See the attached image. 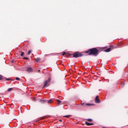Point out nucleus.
Instances as JSON below:
<instances>
[{
	"mask_svg": "<svg viewBox=\"0 0 128 128\" xmlns=\"http://www.w3.org/2000/svg\"><path fill=\"white\" fill-rule=\"evenodd\" d=\"M62 103V101H60V100H57V104H60Z\"/></svg>",
	"mask_w": 128,
	"mask_h": 128,
	"instance_id": "nucleus-9",
	"label": "nucleus"
},
{
	"mask_svg": "<svg viewBox=\"0 0 128 128\" xmlns=\"http://www.w3.org/2000/svg\"><path fill=\"white\" fill-rule=\"evenodd\" d=\"M16 80H20V78L16 77Z\"/></svg>",
	"mask_w": 128,
	"mask_h": 128,
	"instance_id": "nucleus-20",
	"label": "nucleus"
},
{
	"mask_svg": "<svg viewBox=\"0 0 128 128\" xmlns=\"http://www.w3.org/2000/svg\"><path fill=\"white\" fill-rule=\"evenodd\" d=\"M2 78H4V76H2V75H0V80H2Z\"/></svg>",
	"mask_w": 128,
	"mask_h": 128,
	"instance_id": "nucleus-17",
	"label": "nucleus"
},
{
	"mask_svg": "<svg viewBox=\"0 0 128 128\" xmlns=\"http://www.w3.org/2000/svg\"><path fill=\"white\" fill-rule=\"evenodd\" d=\"M52 100L50 99L48 101V104H52Z\"/></svg>",
	"mask_w": 128,
	"mask_h": 128,
	"instance_id": "nucleus-12",
	"label": "nucleus"
},
{
	"mask_svg": "<svg viewBox=\"0 0 128 128\" xmlns=\"http://www.w3.org/2000/svg\"><path fill=\"white\" fill-rule=\"evenodd\" d=\"M41 102H46V100H42Z\"/></svg>",
	"mask_w": 128,
	"mask_h": 128,
	"instance_id": "nucleus-22",
	"label": "nucleus"
},
{
	"mask_svg": "<svg viewBox=\"0 0 128 128\" xmlns=\"http://www.w3.org/2000/svg\"><path fill=\"white\" fill-rule=\"evenodd\" d=\"M32 54V50H30L28 52V54Z\"/></svg>",
	"mask_w": 128,
	"mask_h": 128,
	"instance_id": "nucleus-19",
	"label": "nucleus"
},
{
	"mask_svg": "<svg viewBox=\"0 0 128 128\" xmlns=\"http://www.w3.org/2000/svg\"><path fill=\"white\" fill-rule=\"evenodd\" d=\"M30 58H28V57H24V58H23V60H29Z\"/></svg>",
	"mask_w": 128,
	"mask_h": 128,
	"instance_id": "nucleus-16",
	"label": "nucleus"
},
{
	"mask_svg": "<svg viewBox=\"0 0 128 128\" xmlns=\"http://www.w3.org/2000/svg\"><path fill=\"white\" fill-rule=\"evenodd\" d=\"M26 70L28 72H32L33 70L32 68V67L27 68Z\"/></svg>",
	"mask_w": 128,
	"mask_h": 128,
	"instance_id": "nucleus-5",
	"label": "nucleus"
},
{
	"mask_svg": "<svg viewBox=\"0 0 128 128\" xmlns=\"http://www.w3.org/2000/svg\"><path fill=\"white\" fill-rule=\"evenodd\" d=\"M88 122H92V120L91 118H89V119H87Z\"/></svg>",
	"mask_w": 128,
	"mask_h": 128,
	"instance_id": "nucleus-13",
	"label": "nucleus"
},
{
	"mask_svg": "<svg viewBox=\"0 0 128 128\" xmlns=\"http://www.w3.org/2000/svg\"><path fill=\"white\" fill-rule=\"evenodd\" d=\"M95 102L96 104H100V99L98 98V96H96L95 98Z\"/></svg>",
	"mask_w": 128,
	"mask_h": 128,
	"instance_id": "nucleus-4",
	"label": "nucleus"
},
{
	"mask_svg": "<svg viewBox=\"0 0 128 128\" xmlns=\"http://www.w3.org/2000/svg\"><path fill=\"white\" fill-rule=\"evenodd\" d=\"M59 122H62V120H59Z\"/></svg>",
	"mask_w": 128,
	"mask_h": 128,
	"instance_id": "nucleus-24",
	"label": "nucleus"
},
{
	"mask_svg": "<svg viewBox=\"0 0 128 128\" xmlns=\"http://www.w3.org/2000/svg\"><path fill=\"white\" fill-rule=\"evenodd\" d=\"M85 124H86V126H94L93 123H90L88 122H86Z\"/></svg>",
	"mask_w": 128,
	"mask_h": 128,
	"instance_id": "nucleus-6",
	"label": "nucleus"
},
{
	"mask_svg": "<svg viewBox=\"0 0 128 128\" xmlns=\"http://www.w3.org/2000/svg\"><path fill=\"white\" fill-rule=\"evenodd\" d=\"M98 50L96 48H92L86 51V54H88L89 55L98 56Z\"/></svg>",
	"mask_w": 128,
	"mask_h": 128,
	"instance_id": "nucleus-1",
	"label": "nucleus"
},
{
	"mask_svg": "<svg viewBox=\"0 0 128 128\" xmlns=\"http://www.w3.org/2000/svg\"><path fill=\"white\" fill-rule=\"evenodd\" d=\"M121 86H124V82H121Z\"/></svg>",
	"mask_w": 128,
	"mask_h": 128,
	"instance_id": "nucleus-18",
	"label": "nucleus"
},
{
	"mask_svg": "<svg viewBox=\"0 0 128 128\" xmlns=\"http://www.w3.org/2000/svg\"><path fill=\"white\" fill-rule=\"evenodd\" d=\"M10 90H12V88H9L8 90V92H10Z\"/></svg>",
	"mask_w": 128,
	"mask_h": 128,
	"instance_id": "nucleus-15",
	"label": "nucleus"
},
{
	"mask_svg": "<svg viewBox=\"0 0 128 128\" xmlns=\"http://www.w3.org/2000/svg\"><path fill=\"white\" fill-rule=\"evenodd\" d=\"M82 56V54L79 52H76L73 54L74 58H80Z\"/></svg>",
	"mask_w": 128,
	"mask_h": 128,
	"instance_id": "nucleus-2",
	"label": "nucleus"
},
{
	"mask_svg": "<svg viewBox=\"0 0 128 128\" xmlns=\"http://www.w3.org/2000/svg\"><path fill=\"white\" fill-rule=\"evenodd\" d=\"M38 72H40V70H39Z\"/></svg>",
	"mask_w": 128,
	"mask_h": 128,
	"instance_id": "nucleus-25",
	"label": "nucleus"
},
{
	"mask_svg": "<svg viewBox=\"0 0 128 128\" xmlns=\"http://www.w3.org/2000/svg\"><path fill=\"white\" fill-rule=\"evenodd\" d=\"M50 82V78L48 80H46V81H44V88H46V86H48V82Z\"/></svg>",
	"mask_w": 128,
	"mask_h": 128,
	"instance_id": "nucleus-3",
	"label": "nucleus"
},
{
	"mask_svg": "<svg viewBox=\"0 0 128 128\" xmlns=\"http://www.w3.org/2000/svg\"><path fill=\"white\" fill-rule=\"evenodd\" d=\"M6 80H10V79L7 78V79H6Z\"/></svg>",
	"mask_w": 128,
	"mask_h": 128,
	"instance_id": "nucleus-23",
	"label": "nucleus"
},
{
	"mask_svg": "<svg viewBox=\"0 0 128 128\" xmlns=\"http://www.w3.org/2000/svg\"><path fill=\"white\" fill-rule=\"evenodd\" d=\"M64 118H70V115H66L64 116Z\"/></svg>",
	"mask_w": 128,
	"mask_h": 128,
	"instance_id": "nucleus-10",
	"label": "nucleus"
},
{
	"mask_svg": "<svg viewBox=\"0 0 128 128\" xmlns=\"http://www.w3.org/2000/svg\"><path fill=\"white\" fill-rule=\"evenodd\" d=\"M110 50H112V48H108L106 49V50H104V52H110Z\"/></svg>",
	"mask_w": 128,
	"mask_h": 128,
	"instance_id": "nucleus-8",
	"label": "nucleus"
},
{
	"mask_svg": "<svg viewBox=\"0 0 128 128\" xmlns=\"http://www.w3.org/2000/svg\"><path fill=\"white\" fill-rule=\"evenodd\" d=\"M35 60L36 62H40V58H36V59H35Z\"/></svg>",
	"mask_w": 128,
	"mask_h": 128,
	"instance_id": "nucleus-11",
	"label": "nucleus"
},
{
	"mask_svg": "<svg viewBox=\"0 0 128 128\" xmlns=\"http://www.w3.org/2000/svg\"><path fill=\"white\" fill-rule=\"evenodd\" d=\"M81 104H82V106H92V104H90L82 103Z\"/></svg>",
	"mask_w": 128,
	"mask_h": 128,
	"instance_id": "nucleus-7",
	"label": "nucleus"
},
{
	"mask_svg": "<svg viewBox=\"0 0 128 128\" xmlns=\"http://www.w3.org/2000/svg\"><path fill=\"white\" fill-rule=\"evenodd\" d=\"M24 52H21V54H20V56H24Z\"/></svg>",
	"mask_w": 128,
	"mask_h": 128,
	"instance_id": "nucleus-14",
	"label": "nucleus"
},
{
	"mask_svg": "<svg viewBox=\"0 0 128 128\" xmlns=\"http://www.w3.org/2000/svg\"><path fill=\"white\" fill-rule=\"evenodd\" d=\"M66 54V52H63L62 54V56H64V54Z\"/></svg>",
	"mask_w": 128,
	"mask_h": 128,
	"instance_id": "nucleus-21",
	"label": "nucleus"
}]
</instances>
